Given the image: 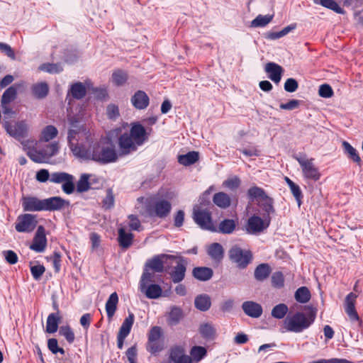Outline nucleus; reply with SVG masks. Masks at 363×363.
Segmentation results:
<instances>
[{
	"label": "nucleus",
	"mask_w": 363,
	"mask_h": 363,
	"mask_svg": "<svg viewBox=\"0 0 363 363\" xmlns=\"http://www.w3.org/2000/svg\"><path fill=\"white\" fill-rule=\"evenodd\" d=\"M288 310L286 305L284 303L278 304L273 308L272 311V315L275 318L281 319L287 313Z\"/></svg>",
	"instance_id": "obj_43"
},
{
	"label": "nucleus",
	"mask_w": 363,
	"mask_h": 363,
	"mask_svg": "<svg viewBox=\"0 0 363 363\" xmlns=\"http://www.w3.org/2000/svg\"><path fill=\"white\" fill-rule=\"evenodd\" d=\"M199 160V153L197 152H189L186 155H179L178 161L180 164L187 166L194 164Z\"/></svg>",
	"instance_id": "obj_38"
},
{
	"label": "nucleus",
	"mask_w": 363,
	"mask_h": 363,
	"mask_svg": "<svg viewBox=\"0 0 363 363\" xmlns=\"http://www.w3.org/2000/svg\"><path fill=\"white\" fill-rule=\"evenodd\" d=\"M4 126L7 133L18 140L26 138L28 132V127L25 121L16 122L13 125H11L8 121H5Z\"/></svg>",
	"instance_id": "obj_9"
},
{
	"label": "nucleus",
	"mask_w": 363,
	"mask_h": 363,
	"mask_svg": "<svg viewBox=\"0 0 363 363\" xmlns=\"http://www.w3.org/2000/svg\"><path fill=\"white\" fill-rule=\"evenodd\" d=\"M35 178L40 182H46L50 180V174L48 169H42L37 172Z\"/></svg>",
	"instance_id": "obj_63"
},
{
	"label": "nucleus",
	"mask_w": 363,
	"mask_h": 363,
	"mask_svg": "<svg viewBox=\"0 0 363 363\" xmlns=\"http://www.w3.org/2000/svg\"><path fill=\"white\" fill-rule=\"evenodd\" d=\"M16 95V89L14 86H10L4 93L1 98V104H8L13 101Z\"/></svg>",
	"instance_id": "obj_51"
},
{
	"label": "nucleus",
	"mask_w": 363,
	"mask_h": 363,
	"mask_svg": "<svg viewBox=\"0 0 363 363\" xmlns=\"http://www.w3.org/2000/svg\"><path fill=\"white\" fill-rule=\"evenodd\" d=\"M195 306L201 311L208 310L211 306V298L206 294H201L196 297L194 301Z\"/></svg>",
	"instance_id": "obj_29"
},
{
	"label": "nucleus",
	"mask_w": 363,
	"mask_h": 363,
	"mask_svg": "<svg viewBox=\"0 0 363 363\" xmlns=\"http://www.w3.org/2000/svg\"><path fill=\"white\" fill-rule=\"evenodd\" d=\"M40 69L50 73H59L62 71V67L57 64H43L40 67Z\"/></svg>",
	"instance_id": "obj_57"
},
{
	"label": "nucleus",
	"mask_w": 363,
	"mask_h": 363,
	"mask_svg": "<svg viewBox=\"0 0 363 363\" xmlns=\"http://www.w3.org/2000/svg\"><path fill=\"white\" fill-rule=\"evenodd\" d=\"M118 302V295L116 292H113V294H111L109 298L108 299L106 303V311L109 318H112L113 315H114L116 311Z\"/></svg>",
	"instance_id": "obj_33"
},
{
	"label": "nucleus",
	"mask_w": 363,
	"mask_h": 363,
	"mask_svg": "<svg viewBox=\"0 0 363 363\" xmlns=\"http://www.w3.org/2000/svg\"><path fill=\"white\" fill-rule=\"evenodd\" d=\"M21 143L23 145V148L25 151H26L27 155L29 157V152H37V149L35 146L38 145V141L35 139H27L23 140L21 139Z\"/></svg>",
	"instance_id": "obj_44"
},
{
	"label": "nucleus",
	"mask_w": 363,
	"mask_h": 363,
	"mask_svg": "<svg viewBox=\"0 0 363 363\" xmlns=\"http://www.w3.org/2000/svg\"><path fill=\"white\" fill-rule=\"evenodd\" d=\"M299 105L300 101L292 99L286 104H281L280 108L284 110H294L298 108Z\"/></svg>",
	"instance_id": "obj_64"
},
{
	"label": "nucleus",
	"mask_w": 363,
	"mask_h": 363,
	"mask_svg": "<svg viewBox=\"0 0 363 363\" xmlns=\"http://www.w3.org/2000/svg\"><path fill=\"white\" fill-rule=\"evenodd\" d=\"M240 184V179L236 177H232L223 182V186L230 190L235 189L239 187Z\"/></svg>",
	"instance_id": "obj_54"
},
{
	"label": "nucleus",
	"mask_w": 363,
	"mask_h": 363,
	"mask_svg": "<svg viewBox=\"0 0 363 363\" xmlns=\"http://www.w3.org/2000/svg\"><path fill=\"white\" fill-rule=\"evenodd\" d=\"M237 223L233 219H225L218 225V231L223 234H230L235 229Z\"/></svg>",
	"instance_id": "obj_36"
},
{
	"label": "nucleus",
	"mask_w": 363,
	"mask_h": 363,
	"mask_svg": "<svg viewBox=\"0 0 363 363\" xmlns=\"http://www.w3.org/2000/svg\"><path fill=\"white\" fill-rule=\"evenodd\" d=\"M193 276L198 280L207 281L213 276V270L211 268L200 267L193 270Z\"/></svg>",
	"instance_id": "obj_27"
},
{
	"label": "nucleus",
	"mask_w": 363,
	"mask_h": 363,
	"mask_svg": "<svg viewBox=\"0 0 363 363\" xmlns=\"http://www.w3.org/2000/svg\"><path fill=\"white\" fill-rule=\"evenodd\" d=\"M47 245V239L45 237V228L40 225L38 228L33 243L30 245V249L38 252H43Z\"/></svg>",
	"instance_id": "obj_15"
},
{
	"label": "nucleus",
	"mask_w": 363,
	"mask_h": 363,
	"mask_svg": "<svg viewBox=\"0 0 363 363\" xmlns=\"http://www.w3.org/2000/svg\"><path fill=\"white\" fill-rule=\"evenodd\" d=\"M342 146L348 156L355 162L360 164L361 159L357 153L356 150L346 141L342 143Z\"/></svg>",
	"instance_id": "obj_46"
},
{
	"label": "nucleus",
	"mask_w": 363,
	"mask_h": 363,
	"mask_svg": "<svg viewBox=\"0 0 363 363\" xmlns=\"http://www.w3.org/2000/svg\"><path fill=\"white\" fill-rule=\"evenodd\" d=\"M229 257L232 262L240 267H245L250 262L252 255L248 251H243L240 247L235 246L229 251Z\"/></svg>",
	"instance_id": "obj_10"
},
{
	"label": "nucleus",
	"mask_w": 363,
	"mask_h": 363,
	"mask_svg": "<svg viewBox=\"0 0 363 363\" xmlns=\"http://www.w3.org/2000/svg\"><path fill=\"white\" fill-rule=\"evenodd\" d=\"M320 5L327 9L334 11L337 13H345L344 10L334 0H320Z\"/></svg>",
	"instance_id": "obj_48"
},
{
	"label": "nucleus",
	"mask_w": 363,
	"mask_h": 363,
	"mask_svg": "<svg viewBox=\"0 0 363 363\" xmlns=\"http://www.w3.org/2000/svg\"><path fill=\"white\" fill-rule=\"evenodd\" d=\"M298 86V82L293 78L288 79L284 84V89L288 92H294Z\"/></svg>",
	"instance_id": "obj_62"
},
{
	"label": "nucleus",
	"mask_w": 363,
	"mask_h": 363,
	"mask_svg": "<svg viewBox=\"0 0 363 363\" xmlns=\"http://www.w3.org/2000/svg\"><path fill=\"white\" fill-rule=\"evenodd\" d=\"M284 276L281 272H277L272 277V282L275 287H281L284 286Z\"/></svg>",
	"instance_id": "obj_60"
},
{
	"label": "nucleus",
	"mask_w": 363,
	"mask_h": 363,
	"mask_svg": "<svg viewBox=\"0 0 363 363\" xmlns=\"http://www.w3.org/2000/svg\"><path fill=\"white\" fill-rule=\"evenodd\" d=\"M208 255L216 262H220L223 258L224 250L222 245L218 242H214L208 246Z\"/></svg>",
	"instance_id": "obj_25"
},
{
	"label": "nucleus",
	"mask_w": 363,
	"mask_h": 363,
	"mask_svg": "<svg viewBox=\"0 0 363 363\" xmlns=\"http://www.w3.org/2000/svg\"><path fill=\"white\" fill-rule=\"evenodd\" d=\"M247 194L252 200H256L258 203L262 202L263 199L267 196L264 191L258 186H252L248 189Z\"/></svg>",
	"instance_id": "obj_35"
},
{
	"label": "nucleus",
	"mask_w": 363,
	"mask_h": 363,
	"mask_svg": "<svg viewBox=\"0 0 363 363\" xmlns=\"http://www.w3.org/2000/svg\"><path fill=\"white\" fill-rule=\"evenodd\" d=\"M145 267L149 268L150 270L155 272H162L163 271L164 265L160 257H155L147 262Z\"/></svg>",
	"instance_id": "obj_42"
},
{
	"label": "nucleus",
	"mask_w": 363,
	"mask_h": 363,
	"mask_svg": "<svg viewBox=\"0 0 363 363\" xmlns=\"http://www.w3.org/2000/svg\"><path fill=\"white\" fill-rule=\"evenodd\" d=\"M269 223L270 218L269 217L262 219L257 216H252L248 219L245 230L250 234H257L266 229Z\"/></svg>",
	"instance_id": "obj_8"
},
{
	"label": "nucleus",
	"mask_w": 363,
	"mask_h": 363,
	"mask_svg": "<svg viewBox=\"0 0 363 363\" xmlns=\"http://www.w3.org/2000/svg\"><path fill=\"white\" fill-rule=\"evenodd\" d=\"M107 117L111 120H116L120 116L118 106L114 104H110L106 107Z\"/></svg>",
	"instance_id": "obj_53"
},
{
	"label": "nucleus",
	"mask_w": 363,
	"mask_h": 363,
	"mask_svg": "<svg viewBox=\"0 0 363 363\" xmlns=\"http://www.w3.org/2000/svg\"><path fill=\"white\" fill-rule=\"evenodd\" d=\"M128 79V74L126 72L118 70L112 74V82L117 86L123 85Z\"/></svg>",
	"instance_id": "obj_45"
},
{
	"label": "nucleus",
	"mask_w": 363,
	"mask_h": 363,
	"mask_svg": "<svg viewBox=\"0 0 363 363\" xmlns=\"http://www.w3.org/2000/svg\"><path fill=\"white\" fill-rule=\"evenodd\" d=\"M48 91L49 87L45 82H38L32 86L33 95L39 99L45 97L48 94Z\"/></svg>",
	"instance_id": "obj_34"
},
{
	"label": "nucleus",
	"mask_w": 363,
	"mask_h": 363,
	"mask_svg": "<svg viewBox=\"0 0 363 363\" xmlns=\"http://www.w3.org/2000/svg\"><path fill=\"white\" fill-rule=\"evenodd\" d=\"M71 92L76 99H81L86 94L85 86L82 83H76L72 86Z\"/></svg>",
	"instance_id": "obj_50"
},
{
	"label": "nucleus",
	"mask_w": 363,
	"mask_h": 363,
	"mask_svg": "<svg viewBox=\"0 0 363 363\" xmlns=\"http://www.w3.org/2000/svg\"><path fill=\"white\" fill-rule=\"evenodd\" d=\"M22 205L26 211H43V200H40L35 197H23Z\"/></svg>",
	"instance_id": "obj_17"
},
{
	"label": "nucleus",
	"mask_w": 363,
	"mask_h": 363,
	"mask_svg": "<svg viewBox=\"0 0 363 363\" xmlns=\"http://www.w3.org/2000/svg\"><path fill=\"white\" fill-rule=\"evenodd\" d=\"M186 262L182 258L177 262V266L174 268L171 277L174 283H178L183 280L185 276Z\"/></svg>",
	"instance_id": "obj_24"
},
{
	"label": "nucleus",
	"mask_w": 363,
	"mask_h": 363,
	"mask_svg": "<svg viewBox=\"0 0 363 363\" xmlns=\"http://www.w3.org/2000/svg\"><path fill=\"white\" fill-rule=\"evenodd\" d=\"M139 289L148 298H158L162 294V289L160 286L155 284L139 286Z\"/></svg>",
	"instance_id": "obj_19"
},
{
	"label": "nucleus",
	"mask_w": 363,
	"mask_h": 363,
	"mask_svg": "<svg viewBox=\"0 0 363 363\" xmlns=\"http://www.w3.org/2000/svg\"><path fill=\"white\" fill-rule=\"evenodd\" d=\"M68 205V201L59 196L43 199V211H57Z\"/></svg>",
	"instance_id": "obj_16"
},
{
	"label": "nucleus",
	"mask_w": 363,
	"mask_h": 363,
	"mask_svg": "<svg viewBox=\"0 0 363 363\" xmlns=\"http://www.w3.org/2000/svg\"><path fill=\"white\" fill-rule=\"evenodd\" d=\"M118 242L120 246L123 248L129 247L133 241V234L130 233H128L125 230L124 228H121L118 230Z\"/></svg>",
	"instance_id": "obj_31"
},
{
	"label": "nucleus",
	"mask_w": 363,
	"mask_h": 363,
	"mask_svg": "<svg viewBox=\"0 0 363 363\" xmlns=\"http://www.w3.org/2000/svg\"><path fill=\"white\" fill-rule=\"evenodd\" d=\"M67 140L73 154L76 157H81L80 154L82 155L86 151V144L92 140V138L89 130L83 125H72L69 130Z\"/></svg>",
	"instance_id": "obj_3"
},
{
	"label": "nucleus",
	"mask_w": 363,
	"mask_h": 363,
	"mask_svg": "<svg viewBox=\"0 0 363 363\" xmlns=\"http://www.w3.org/2000/svg\"><path fill=\"white\" fill-rule=\"evenodd\" d=\"M58 133L57 128L53 125L44 128L40 133L39 142H48L55 138Z\"/></svg>",
	"instance_id": "obj_32"
},
{
	"label": "nucleus",
	"mask_w": 363,
	"mask_h": 363,
	"mask_svg": "<svg viewBox=\"0 0 363 363\" xmlns=\"http://www.w3.org/2000/svg\"><path fill=\"white\" fill-rule=\"evenodd\" d=\"M169 358L174 363H192L191 357L186 354L184 350L180 347L172 348Z\"/></svg>",
	"instance_id": "obj_18"
},
{
	"label": "nucleus",
	"mask_w": 363,
	"mask_h": 363,
	"mask_svg": "<svg viewBox=\"0 0 363 363\" xmlns=\"http://www.w3.org/2000/svg\"><path fill=\"white\" fill-rule=\"evenodd\" d=\"M260 206L262 207L264 211L267 213L268 216L270 213H272L274 212V209L273 207V201L271 198H269L268 196H266L262 201V202L259 203Z\"/></svg>",
	"instance_id": "obj_56"
},
{
	"label": "nucleus",
	"mask_w": 363,
	"mask_h": 363,
	"mask_svg": "<svg viewBox=\"0 0 363 363\" xmlns=\"http://www.w3.org/2000/svg\"><path fill=\"white\" fill-rule=\"evenodd\" d=\"M134 322V315L130 313L129 315L124 320L118 332L119 335L128 336L130 333V329Z\"/></svg>",
	"instance_id": "obj_40"
},
{
	"label": "nucleus",
	"mask_w": 363,
	"mask_h": 363,
	"mask_svg": "<svg viewBox=\"0 0 363 363\" xmlns=\"http://www.w3.org/2000/svg\"><path fill=\"white\" fill-rule=\"evenodd\" d=\"M199 330L201 334L206 338H212L216 335V329L209 323H203L201 325Z\"/></svg>",
	"instance_id": "obj_47"
},
{
	"label": "nucleus",
	"mask_w": 363,
	"mask_h": 363,
	"mask_svg": "<svg viewBox=\"0 0 363 363\" xmlns=\"http://www.w3.org/2000/svg\"><path fill=\"white\" fill-rule=\"evenodd\" d=\"M265 71L273 82L277 84L280 82L283 72V69L280 65L274 62H269L265 65Z\"/></svg>",
	"instance_id": "obj_22"
},
{
	"label": "nucleus",
	"mask_w": 363,
	"mask_h": 363,
	"mask_svg": "<svg viewBox=\"0 0 363 363\" xmlns=\"http://www.w3.org/2000/svg\"><path fill=\"white\" fill-rule=\"evenodd\" d=\"M161 335L160 327L155 326L150 330L147 348L151 353H156L162 350L163 344L160 340Z\"/></svg>",
	"instance_id": "obj_11"
},
{
	"label": "nucleus",
	"mask_w": 363,
	"mask_h": 363,
	"mask_svg": "<svg viewBox=\"0 0 363 363\" xmlns=\"http://www.w3.org/2000/svg\"><path fill=\"white\" fill-rule=\"evenodd\" d=\"M242 308L246 315L252 318H259L262 313V306L254 301H245L242 305Z\"/></svg>",
	"instance_id": "obj_20"
},
{
	"label": "nucleus",
	"mask_w": 363,
	"mask_h": 363,
	"mask_svg": "<svg viewBox=\"0 0 363 363\" xmlns=\"http://www.w3.org/2000/svg\"><path fill=\"white\" fill-rule=\"evenodd\" d=\"M315 315V311L313 310L306 313L298 312L289 315L284 320V328L290 332L300 333L313 323Z\"/></svg>",
	"instance_id": "obj_4"
},
{
	"label": "nucleus",
	"mask_w": 363,
	"mask_h": 363,
	"mask_svg": "<svg viewBox=\"0 0 363 363\" xmlns=\"http://www.w3.org/2000/svg\"><path fill=\"white\" fill-rule=\"evenodd\" d=\"M270 272V267L267 264H261L255 270V277L258 281H263L269 277Z\"/></svg>",
	"instance_id": "obj_37"
},
{
	"label": "nucleus",
	"mask_w": 363,
	"mask_h": 363,
	"mask_svg": "<svg viewBox=\"0 0 363 363\" xmlns=\"http://www.w3.org/2000/svg\"><path fill=\"white\" fill-rule=\"evenodd\" d=\"M61 317L58 313H50L47 319L45 331L48 333H54L57 330Z\"/></svg>",
	"instance_id": "obj_26"
},
{
	"label": "nucleus",
	"mask_w": 363,
	"mask_h": 363,
	"mask_svg": "<svg viewBox=\"0 0 363 363\" xmlns=\"http://www.w3.org/2000/svg\"><path fill=\"white\" fill-rule=\"evenodd\" d=\"M171 208V203L168 201L160 199L154 203V213L159 217L162 218L167 216L169 213Z\"/></svg>",
	"instance_id": "obj_21"
},
{
	"label": "nucleus",
	"mask_w": 363,
	"mask_h": 363,
	"mask_svg": "<svg viewBox=\"0 0 363 363\" xmlns=\"http://www.w3.org/2000/svg\"><path fill=\"white\" fill-rule=\"evenodd\" d=\"M182 310L177 306L172 307L167 315V323L170 325H176L183 318Z\"/></svg>",
	"instance_id": "obj_28"
},
{
	"label": "nucleus",
	"mask_w": 363,
	"mask_h": 363,
	"mask_svg": "<svg viewBox=\"0 0 363 363\" xmlns=\"http://www.w3.org/2000/svg\"><path fill=\"white\" fill-rule=\"evenodd\" d=\"M58 150V143L55 142L48 145L42 150H38L37 152H29V157L36 163H45L47 162L52 157L55 155Z\"/></svg>",
	"instance_id": "obj_6"
},
{
	"label": "nucleus",
	"mask_w": 363,
	"mask_h": 363,
	"mask_svg": "<svg viewBox=\"0 0 363 363\" xmlns=\"http://www.w3.org/2000/svg\"><path fill=\"white\" fill-rule=\"evenodd\" d=\"M193 218L201 228L210 230H214L211 214L208 211L195 207L194 208Z\"/></svg>",
	"instance_id": "obj_12"
},
{
	"label": "nucleus",
	"mask_w": 363,
	"mask_h": 363,
	"mask_svg": "<svg viewBox=\"0 0 363 363\" xmlns=\"http://www.w3.org/2000/svg\"><path fill=\"white\" fill-rule=\"evenodd\" d=\"M37 225L35 217L31 214H25L18 217L16 224V230L18 232H31Z\"/></svg>",
	"instance_id": "obj_14"
},
{
	"label": "nucleus",
	"mask_w": 363,
	"mask_h": 363,
	"mask_svg": "<svg viewBox=\"0 0 363 363\" xmlns=\"http://www.w3.org/2000/svg\"><path fill=\"white\" fill-rule=\"evenodd\" d=\"M191 359L196 362H199L206 354V350L200 346L194 347L190 352Z\"/></svg>",
	"instance_id": "obj_52"
},
{
	"label": "nucleus",
	"mask_w": 363,
	"mask_h": 363,
	"mask_svg": "<svg viewBox=\"0 0 363 363\" xmlns=\"http://www.w3.org/2000/svg\"><path fill=\"white\" fill-rule=\"evenodd\" d=\"M318 94L323 98H330L333 96V91L329 84H324L320 86Z\"/></svg>",
	"instance_id": "obj_58"
},
{
	"label": "nucleus",
	"mask_w": 363,
	"mask_h": 363,
	"mask_svg": "<svg viewBox=\"0 0 363 363\" xmlns=\"http://www.w3.org/2000/svg\"><path fill=\"white\" fill-rule=\"evenodd\" d=\"M299 163L303 176L309 179L318 181L320 178V173L314 164V159L308 158L306 155L296 157Z\"/></svg>",
	"instance_id": "obj_5"
},
{
	"label": "nucleus",
	"mask_w": 363,
	"mask_h": 363,
	"mask_svg": "<svg viewBox=\"0 0 363 363\" xmlns=\"http://www.w3.org/2000/svg\"><path fill=\"white\" fill-rule=\"evenodd\" d=\"M213 203L221 208H226L230 205V196L224 193L219 192L216 194L213 198Z\"/></svg>",
	"instance_id": "obj_30"
},
{
	"label": "nucleus",
	"mask_w": 363,
	"mask_h": 363,
	"mask_svg": "<svg viewBox=\"0 0 363 363\" xmlns=\"http://www.w3.org/2000/svg\"><path fill=\"white\" fill-rule=\"evenodd\" d=\"M77 191L79 192L86 191L89 189V175L83 174L77 182Z\"/></svg>",
	"instance_id": "obj_55"
},
{
	"label": "nucleus",
	"mask_w": 363,
	"mask_h": 363,
	"mask_svg": "<svg viewBox=\"0 0 363 363\" xmlns=\"http://www.w3.org/2000/svg\"><path fill=\"white\" fill-rule=\"evenodd\" d=\"M155 272L150 270L149 268H144V272L142 274L139 286L150 284V282L154 281Z\"/></svg>",
	"instance_id": "obj_49"
},
{
	"label": "nucleus",
	"mask_w": 363,
	"mask_h": 363,
	"mask_svg": "<svg viewBox=\"0 0 363 363\" xmlns=\"http://www.w3.org/2000/svg\"><path fill=\"white\" fill-rule=\"evenodd\" d=\"M295 298L299 303H307L311 298V293L306 286L298 288L295 292Z\"/></svg>",
	"instance_id": "obj_39"
},
{
	"label": "nucleus",
	"mask_w": 363,
	"mask_h": 363,
	"mask_svg": "<svg viewBox=\"0 0 363 363\" xmlns=\"http://www.w3.org/2000/svg\"><path fill=\"white\" fill-rule=\"evenodd\" d=\"M357 298V296L352 292L347 294L344 301V308L350 321L360 324L361 320L355 308Z\"/></svg>",
	"instance_id": "obj_13"
},
{
	"label": "nucleus",
	"mask_w": 363,
	"mask_h": 363,
	"mask_svg": "<svg viewBox=\"0 0 363 363\" xmlns=\"http://www.w3.org/2000/svg\"><path fill=\"white\" fill-rule=\"evenodd\" d=\"M48 347L53 354H56L58 352L62 354L65 353L64 350L58 347L57 340L55 338L48 340Z\"/></svg>",
	"instance_id": "obj_61"
},
{
	"label": "nucleus",
	"mask_w": 363,
	"mask_h": 363,
	"mask_svg": "<svg viewBox=\"0 0 363 363\" xmlns=\"http://www.w3.org/2000/svg\"><path fill=\"white\" fill-rule=\"evenodd\" d=\"M273 15H258L252 22L251 27L257 28L267 26L272 21Z\"/></svg>",
	"instance_id": "obj_41"
},
{
	"label": "nucleus",
	"mask_w": 363,
	"mask_h": 363,
	"mask_svg": "<svg viewBox=\"0 0 363 363\" xmlns=\"http://www.w3.org/2000/svg\"><path fill=\"white\" fill-rule=\"evenodd\" d=\"M60 334L64 336L69 342H72L74 340V334L69 326H62L60 328Z\"/></svg>",
	"instance_id": "obj_59"
},
{
	"label": "nucleus",
	"mask_w": 363,
	"mask_h": 363,
	"mask_svg": "<svg viewBox=\"0 0 363 363\" xmlns=\"http://www.w3.org/2000/svg\"><path fill=\"white\" fill-rule=\"evenodd\" d=\"M108 135L111 139H118L119 149L124 155L136 150L148 138L145 128L138 123H133L131 127L127 123L124 124L110 131Z\"/></svg>",
	"instance_id": "obj_1"
},
{
	"label": "nucleus",
	"mask_w": 363,
	"mask_h": 363,
	"mask_svg": "<svg viewBox=\"0 0 363 363\" xmlns=\"http://www.w3.org/2000/svg\"><path fill=\"white\" fill-rule=\"evenodd\" d=\"M112 140L109 135L108 138L101 140L87 148L84 153L80 154L81 158L92 160L103 164L116 161L118 155Z\"/></svg>",
	"instance_id": "obj_2"
},
{
	"label": "nucleus",
	"mask_w": 363,
	"mask_h": 363,
	"mask_svg": "<svg viewBox=\"0 0 363 363\" xmlns=\"http://www.w3.org/2000/svg\"><path fill=\"white\" fill-rule=\"evenodd\" d=\"M131 102L137 109H144L149 104V97L143 91H138L131 99Z\"/></svg>",
	"instance_id": "obj_23"
},
{
	"label": "nucleus",
	"mask_w": 363,
	"mask_h": 363,
	"mask_svg": "<svg viewBox=\"0 0 363 363\" xmlns=\"http://www.w3.org/2000/svg\"><path fill=\"white\" fill-rule=\"evenodd\" d=\"M50 182L55 184H62V190L69 194L74 191V177L63 172H53L50 174Z\"/></svg>",
	"instance_id": "obj_7"
}]
</instances>
